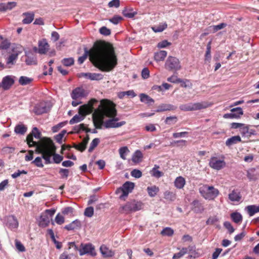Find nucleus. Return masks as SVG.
Here are the masks:
<instances>
[{"label":"nucleus","instance_id":"obj_64","mask_svg":"<svg viewBox=\"0 0 259 259\" xmlns=\"http://www.w3.org/2000/svg\"><path fill=\"white\" fill-rule=\"evenodd\" d=\"M224 226L228 230L229 233L231 234L234 232V229L230 222H225L224 223Z\"/></svg>","mask_w":259,"mask_h":259},{"label":"nucleus","instance_id":"obj_35","mask_svg":"<svg viewBox=\"0 0 259 259\" xmlns=\"http://www.w3.org/2000/svg\"><path fill=\"white\" fill-rule=\"evenodd\" d=\"M245 209L250 217L253 216L255 213L258 212L257 205H248L245 207Z\"/></svg>","mask_w":259,"mask_h":259},{"label":"nucleus","instance_id":"obj_21","mask_svg":"<svg viewBox=\"0 0 259 259\" xmlns=\"http://www.w3.org/2000/svg\"><path fill=\"white\" fill-rule=\"evenodd\" d=\"M13 79L9 76L5 77L2 82V87L5 90H7L10 88V87L14 83Z\"/></svg>","mask_w":259,"mask_h":259},{"label":"nucleus","instance_id":"obj_43","mask_svg":"<svg viewBox=\"0 0 259 259\" xmlns=\"http://www.w3.org/2000/svg\"><path fill=\"white\" fill-rule=\"evenodd\" d=\"M32 79L27 76H22L19 78V82L21 85H25L29 84Z\"/></svg>","mask_w":259,"mask_h":259},{"label":"nucleus","instance_id":"obj_46","mask_svg":"<svg viewBox=\"0 0 259 259\" xmlns=\"http://www.w3.org/2000/svg\"><path fill=\"white\" fill-rule=\"evenodd\" d=\"M159 167V166L155 165L154 167L153 168L152 170V176L157 178H159L163 176L162 172L157 170V168H158Z\"/></svg>","mask_w":259,"mask_h":259},{"label":"nucleus","instance_id":"obj_58","mask_svg":"<svg viewBox=\"0 0 259 259\" xmlns=\"http://www.w3.org/2000/svg\"><path fill=\"white\" fill-rule=\"evenodd\" d=\"M211 42H209L207 45L206 51L205 53V60H210L211 58L210 51H211Z\"/></svg>","mask_w":259,"mask_h":259},{"label":"nucleus","instance_id":"obj_12","mask_svg":"<svg viewBox=\"0 0 259 259\" xmlns=\"http://www.w3.org/2000/svg\"><path fill=\"white\" fill-rule=\"evenodd\" d=\"M80 255L89 254L94 256L96 255L94 246L91 243L83 244L80 245V248L79 250Z\"/></svg>","mask_w":259,"mask_h":259},{"label":"nucleus","instance_id":"obj_56","mask_svg":"<svg viewBox=\"0 0 259 259\" xmlns=\"http://www.w3.org/2000/svg\"><path fill=\"white\" fill-rule=\"evenodd\" d=\"M99 32L101 34L105 36L109 35L111 34V30L105 26L101 27Z\"/></svg>","mask_w":259,"mask_h":259},{"label":"nucleus","instance_id":"obj_61","mask_svg":"<svg viewBox=\"0 0 259 259\" xmlns=\"http://www.w3.org/2000/svg\"><path fill=\"white\" fill-rule=\"evenodd\" d=\"M171 45V43L166 40H163L157 44V47L159 49L164 48Z\"/></svg>","mask_w":259,"mask_h":259},{"label":"nucleus","instance_id":"obj_48","mask_svg":"<svg viewBox=\"0 0 259 259\" xmlns=\"http://www.w3.org/2000/svg\"><path fill=\"white\" fill-rule=\"evenodd\" d=\"M100 142V140L99 138L94 139L90 144V146L89 149L88 150L89 152H91L97 146Z\"/></svg>","mask_w":259,"mask_h":259},{"label":"nucleus","instance_id":"obj_41","mask_svg":"<svg viewBox=\"0 0 259 259\" xmlns=\"http://www.w3.org/2000/svg\"><path fill=\"white\" fill-rule=\"evenodd\" d=\"M188 251V248L183 247L178 253H175L172 256V259H179L183 256L185 254L187 253Z\"/></svg>","mask_w":259,"mask_h":259},{"label":"nucleus","instance_id":"obj_50","mask_svg":"<svg viewBox=\"0 0 259 259\" xmlns=\"http://www.w3.org/2000/svg\"><path fill=\"white\" fill-rule=\"evenodd\" d=\"M167 80L168 82L172 83H180L183 82V80L182 79L178 78L177 76L175 75L167 78Z\"/></svg>","mask_w":259,"mask_h":259},{"label":"nucleus","instance_id":"obj_20","mask_svg":"<svg viewBox=\"0 0 259 259\" xmlns=\"http://www.w3.org/2000/svg\"><path fill=\"white\" fill-rule=\"evenodd\" d=\"M81 76L91 80H100L103 78V75L96 73H82Z\"/></svg>","mask_w":259,"mask_h":259},{"label":"nucleus","instance_id":"obj_47","mask_svg":"<svg viewBox=\"0 0 259 259\" xmlns=\"http://www.w3.org/2000/svg\"><path fill=\"white\" fill-rule=\"evenodd\" d=\"M128 152H129V150L126 146L121 147L119 149L120 156L122 159H126L125 155Z\"/></svg>","mask_w":259,"mask_h":259},{"label":"nucleus","instance_id":"obj_32","mask_svg":"<svg viewBox=\"0 0 259 259\" xmlns=\"http://www.w3.org/2000/svg\"><path fill=\"white\" fill-rule=\"evenodd\" d=\"M25 63L28 65H36L37 64V59L33 55H27L25 59Z\"/></svg>","mask_w":259,"mask_h":259},{"label":"nucleus","instance_id":"obj_7","mask_svg":"<svg viewBox=\"0 0 259 259\" xmlns=\"http://www.w3.org/2000/svg\"><path fill=\"white\" fill-rule=\"evenodd\" d=\"M142 203L141 202L133 200L127 202L124 205L121 206L119 211L122 213L128 214L133 211H137L141 209Z\"/></svg>","mask_w":259,"mask_h":259},{"label":"nucleus","instance_id":"obj_6","mask_svg":"<svg viewBox=\"0 0 259 259\" xmlns=\"http://www.w3.org/2000/svg\"><path fill=\"white\" fill-rule=\"evenodd\" d=\"M211 105V103L206 101L197 103H189L181 105L179 107L180 110L184 111H191L205 109Z\"/></svg>","mask_w":259,"mask_h":259},{"label":"nucleus","instance_id":"obj_25","mask_svg":"<svg viewBox=\"0 0 259 259\" xmlns=\"http://www.w3.org/2000/svg\"><path fill=\"white\" fill-rule=\"evenodd\" d=\"M186 184V180L184 178L179 176L175 179L174 181V185L177 189H182Z\"/></svg>","mask_w":259,"mask_h":259},{"label":"nucleus","instance_id":"obj_36","mask_svg":"<svg viewBox=\"0 0 259 259\" xmlns=\"http://www.w3.org/2000/svg\"><path fill=\"white\" fill-rule=\"evenodd\" d=\"M117 96L119 99H122L125 96H130L132 98H134L136 96V95L133 90H129L125 92H120L118 93Z\"/></svg>","mask_w":259,"mask_h":259},{"label":"nucleus","instance_id":"obj_26","mask_svg":"<svg viewBox=\"0 0 259 259\" xmlns=\"http://www.w3.org/2000/svg\"><path fill=\"white\" fill-rule=\"evenodd\" d=\"M176 107L172 105L168 104H163L159 106L156 112H162L175 110Z\"/></svg>","mask_w":259,"mask_h":259},{"label":"nucleus","instance_id":"obj_18","mask_svg":"<svg viewBox=\"0 0 259 259\" xmlns=\"http://www.w3.org/2000/svg\"><path fill=\"white\" fill-rule=\"evenodd\" d=\"M126 124L125 121H121L120 122H115L112 119L106 120L104 123V126L106 128H117L122 126Z\"/></svg>","mask_w":259,"mask_h":259},{"label":"nucleus","instance_id":"obj_45","mask_svg":"<svg viewBox=\"0 0 259 259\" xmlns=\"http://www.w3.org/2000/svg\"><path fill=\"white\" fill-rule=\"evenodd\" d=\"M174 233V230L170 227L164 228L161 232L163 236H171Z\"/></svg>","mask_w":259,"mask_h":259},{"label":"nucleus","instance_id":"obj_33","mask_svg":"<svg viewBox=\"0 0 259 259\" xmlns=\"http://www.w3.org/2000/svg\"><path fill=\"white\" fill-rule=\"evenodd\" d=\"M140 100L142 102L151 105L154 102V100L145 94H141L140 95Z\"/></svg>","mask_w":259,"mask_h":259},{"label":"nucleus","instance_id":"obj_13","mask_svg":"<svg viewBox=\"0 0 259 259\" xmlns=\"http://www.w3.org/2000/svg\"><path fill=\"white\" fill-rule=\"evenodd\" d=\"M209 166L213 169L220 170L226 165V162L223 160L218 159L217 157H213L210 159Z\"/></svg>","mask_w":259,"mask_h":259},{"label":"nucleus","instance_id":"obj_4","mask_svg":"<svg viewBox=\"0 0 259 259\" xmlns=\"http://www.w3.org/2000/svg\"><path fill=\"white\" fill-rule=\"evenodd\" d=\"M97 102V100L92 99L89 102L88 104L80 106L79 108V114L74 115L69 121V123L70 124H73L82 121L86 115L93 112L94 110L93 104Z\"/></svg>","mask_w":259,"mask_h":259},{"label":"nucleus","instance_id":"obj_49","mask_svg":"<svg viewBox=\"0 0 259 259\" xmlns=\"http://www.w3.org/2000/svg\"><path fill=\"white\" fill-rule=\"evenodd\" d=\"M73 58H64L62 60V63L65 66H70L74 64Z\"/></svg>","mask_w":259,"mask_h":259},{"label":"nucleus","instance_id":"obj_24","mask_svg":"<svg viewBox=\"0 0 259 259\" xmlns=\"http://www.w3.org/2000/svg\"><path fill=\"white\" fill-rule=\"evenodd\" d=\"M27 130V127L22 123L17 124L14 128V132L16 134L21 135H24Z\"/></svg>","mask_w":259,"mask_h":259},{"label":"nucleus","instance_id":"obj_55","mask_svg":"<svg viewBox=\"0 0 259 259\" xmlns=\"http://www.w3.org/2000/svg\"><path fill=\"white\" fill-rule=\"evenodd\" d=\"M131 175L133 177L138 179L142 177V173L141 170L137 169H134L131 171Z\"/></svg>","mask_w":259,"mask_h":259},{"label":"nucleus","instance_id":"obj_57","mask_svg":"<svg viewBox=\"0 0 259 259\" xmlns=\"http://www.w3.org/2000/svg\"><path fill=\"white\" fill-rule=\"evenodd\" d=\"M69 170L66 168H60L59 171V173L61 175V178L62 179L67 178L69 176Z\"/></svg>","mask_w":259,"mask_h":259},{"label":"nucleus","instance_id":"obj_16","mask_svg":"<svg viewBox=\"0 0 259 259\" xmlns=\"http://www.w3.org/2000/svg\"><path fill=\"white\" fill-rule=\"evenodd\" d=\"M243 114V111L241 107L234 108L231 110V113L225 114V118H239Z\"/></svg>","mask_w":259,"mask_h":259},{"label":"nucleus","instance_id":"obj_15","mask_svg":"<svg viewBox=\"0 0 259 259\" xmlns=\"http://www.w3.org/2000/svg\"><path fill=\"white\" fill-rule=\"evenodd\" d=\"M6 226L11 230L17 229L19 226L18 221L15 216L10 215L5 218Z\"/></svg>","mask_w":259,"mask_h":259},{"label":"nucleus","instance_id":"obj_51","mask_svg":"<svg viewBox=\"0 0 259 259\" xmlns=\"http://www.w3.org/2000/svg\"><path fill=\"white\" fill-rule=\"evenodd\" d=\"M94 208L92 206L88 207L84 210V215L86 217L91 218L94 214Z\"/></svg>","mask_w":259,"mask_h":259},{"label":"nucleus","instance_id":"obj_39","mask_svg":"<svg viewBox=\"0 0 259 259\" xmlns=\"http://www.w3.org/2000/svg\"><path fill=\"white\" fill-rule=\"evenodd\" d=\"M18 58L17 54H11L7 59V66L8 68L11 67V65H13L15 63V61Z\"/></svg>","mask_w":259,"mask_h":259},{"label":"nucleus","instance_id":"obj_8","mask_svg":"<svg viewBox=\"0 0 259 259\" xmlns=\"http://www.w3.org/2000/svg\"><path fill=\"white\" fill-rule=\"evenodd\" d=\"M41 134L39 132L38 128L36 127H33L32 130V133L31 134L28 135L26 137V141L29 147H35L36 148V146L37 144H39L41 143H47L49 140H51L50 139H47L44 141L36 142L33 141V137H34L37 139H40Z\"/></svg>","mask_w":259,"mask_h":259},{"label":"nucleus","instance_id":"obj_62","mask_svg":"<svg viewBox=\"0 0 259 259\" xmlns=\"http://www.w3.org/2000/svg\"><path fill=\"white\" fill-rule=\"evenodd\" d=\"M240 133L242 136L248 137L249 128L248 126H243L240 129Z\"/></svg>","mask_w":259,"mask_h":259},{"label":"nucleus","instance_id":"obj_63","mask_svg":"<svg viewBox=\"0 0 259 259\" xmlns=\"http://www.w3.org/2000/svg\"><path fill=\"white\" fill-rule=\"evenodd\" d=\"M16 247L19 251L24 252L25 251V248L24 245L19 241H15Z\"/></svg>","mask_w":259,"mask_h":259},{"label":"nucleus","instance_id":"obj_37","mask_svg":"<svg viewBox=\"0 0 259 259\" xmlns=\"http://www.w3.org/2000/svg\"><path fill=\"white\" fill-rule=\"evenodd\" d=\"M164 198L169 201H174L176 198V195L172 192L166 191L164 193Z\"/></svg>","mask_w":259,"mask_h":259},{"label":"nucleus","instance_id":"obj_14","mask_svg":"<svg viewBox=\"0 0 259 259\" xmlns=\"http://www.w3.org/2000/svg\"><path fill=\"white\" fill-rule=\"evenodd\" d=\"M228 199L233 204L240 203L242 199L240 191L238 189H233L230 191L228 194Z\"/></svg>","mask_w":259,"mask_h":259},{"label":"nucleus","instance_id":"obj_5","mask_svg":"<svg viewBox=\"0 0 259 259\" xmlns=\"http://www.w3.org/2000/svg\"><path fill=\"white\" fill-rule=\"evenodd\" d=\"M199 192L205 200H214L219 195V190L212 185L202 184L199 186Z\"/></svg>","mask_w":259,"mask_h":259},{"label":"nucleus","instance_id":"obj_1","mask_svg":"<svg viewBox=\"0 0 259 259\" xmlns=\"http://www.w3.org/2000/svg\"><path fill=\"white\" fill-rule=\"evenodd\" d=\"M90 59L95 67L104 72H109L117 64V58L112 47L98 46L90 53Z\"/></svg>","mask_w":259,"mask_h":259},{"label":"nucleus","instance_id":"obj_42","mask_svg":"<svg viewBox=\"0 0 259 259\" xmlns=\"http://www.w3.org/2000/svg\"><path fill=\"white\" fill-rule=\"evenodd\" d=\"M50 223V218L48 215L44 214L40 216V225L43 226H47Z\"/></svg>","mask_w":259,"mask_h":259},{"label":"nucleus","instance_id":"obj_28","mask_svg":"<svg viewBox=\"0 0 259 259\" xmlns=\"http://www.w3.org/2000/svg\"><path fill=\"white\" fill-rule=\"evenodd\" d=\"M241 141V139L239 136H233L227 140L226 141V146L230 147L233 145L240 142Z\"/></svg>","mask_w":259,"mask_h":259},{"label":"nucleus","instance_id":"obj_34","mask_svg":"<svg viewBox=\"0 0 259 259\" xmlns=\"http://www.w3.org/2000/svg\"><path fill=\"white\" fill-rule=\"evenodd\" d=\"M231 218L233 221L236 223L239 224L242 221V216L240 213L238 212H233L231 214Z\"/></svg>","mask_w":259,"mask_h":259},{"label":"nucleus","instance_id":"obj_10","mask_svg":"<svg viewBox=\"0 0 259 259\" xmlns=\"http://www.w3.org/2000/svg\"><path fill=\"white\" fill-rule=\"evenodd\" d=\"M135 187V184L133 182L127 181L124 183L122 187L118 188L116 191V193L118 194L120 192L122 193L120 195L119 198L123 199L126 197L128 194L133 191Z\"/></svg>","mask_w":259,"mask_h":259},{"label":"nucleus","instance_id":"obj_31","mask_svg":"<svg viewBox=\"0 0 259 259\" xmlns=\"http://www.w3.org/2000/svg\"><path fill=\"white\" fill-rule=\"evenodd\" d=\"M143 154L141 151L137 150L133 154L132 156V161L136 163H139L142 161Z\"/></svg>","mask_w":259,"mask_h":259},{"label":"nucleus","instance_id":"obj_27","mask_svg":"<svg viewBox=\"0 0 259 259\" xmlns=\"http://www.w3.org/2000/svg\"><path fill=\"white\" fill-rule=\"evenodd\" d=\"M16 3L15 2H8L7 3L0 4V11H6L10 10L16 7Z\"/></svg>","mask_w":259,"mask_h":259},{"label":"nucleus","instance_id":"obj_22","mask_svg":"<svg viewBox=\"0 0 259 259\" xmlns=\"http://www.w3.org/2000/svg\"><path fill=\"white\" fill-rule=\"evenodd\" d=\"M101 253L105 257H110L114 256V251L109 249L105 245H102L100 248Z\"/></svg>","mask_w":259,"mask_h":259},{"label":"nucleus","instance_id":"obj_59","mask_svg":"<svg viewBox=\"0 0 259 259\" xmlns=\"http://www.w3.org/2000/svg\"><path fill=\"white\" fill-rule=\"evenodd\" d=\"M55 220L56 223L58 225H62L65 222L64 217L63 215L60 214V213L57 214Z\"/></svg>","mask_w":259,"mask_h":259},{"label":"nucleus","instance_id":"obj_44","mask_svg":"<svg viewBox=\"0 0 259 259\" xmlns=\"http://www.w3.org/2000/svg\"><path fill=\"white\" fill-rule=\"evenodd\" d=\"M227 26V24L224 23H220L217 25H213L209 27L210 30L212 31L213 32H215L218 31L219 30H221Z\"/></svg>","mask_w":259,"mask_h":259},{"label":"nucleus","instance_id":"obj_17","mask_svg":"<svg viewBox=\"0 0 259 259\" xmlns=\"http://www.w3.org/2000/svg\"><path fill=\"white\" fill-rule=\"evenodd\" d=\"M87 95V92L82 87L75 88L72 91L71 94V98L74 100L83 98Z\"/></svg>","mask_w":259,"mask_h":259},{"label":"nucleus","instance_id":"obj_54","mask_svg":"<svg viewBox=\"0 0 259 259\" xmlns=\"http://www.w3.org/2000/svg\"><path fill=\"white\" fill-rule=\"evenodd\" d=\"M66 131L63 130L61 132V133H60L59 134L56 135L55 137V139H56V141L58 143L61 144L62 142V138H63L64 135L66 134Z\"/></svg>","mask_w":259,"mask_h":259},{"label":"nucleus","instance_id":"obj_52","mask_svg":"<svg viewBox=\"0 0 259 259\" xmlns=\"http://www.w3.org/2000/svg\"><path fill=\"white\" fill-rule=\"evenodd\" d=\"M10 41L5 39L0 44V50H7L10 47Z\"/></svg>","mask_w":259,"mask_h":259},{"label":"nucleus","instance_id":"obj_53","mask_svg":"<svg viewBox=\"0 0 259 259\" xmlns=\"http://www.w3.org/2000/svg\"><path fill=\"white\" fill-rule=\"evenodd\" d=\"M177 121V117L176 116L167 117L165 122L168 124H175Z\"/></svg>","mask_w":259,"mask_h":259},{"label":"nucleus","instance_id":"obj_29","mask_svg":"<svg viewBox=\"0 0 259 259\" xmlns=\"http://www.w3.org/2000/svg\"><path fill=\"white\" fill-rule=\"evenodd\" d=\"M23 15L25 16V18L22 20L23 24H30L34 19V14L33 13L26 12L24 13Z\"/></svg>","mask_w":259,"mask_h":259},{"label":"nucleus","instance_id":"obj_23","mask_svg":"<svg viewBox=\"0 0 259 259\" xmlns=\"http://www.w3.org/2000/svg\"><path fill=\"white\" fill-rule=\"evenodd\" d=\"M81 224L80 221L78 220H75L69 224L66 225L64 227V229L68 231H71L74 229H79L81 227Z\"/></svg>","mask_w":259,"mask_h":259},{"label":"nucleus","instance_id":"obj_19","mask_svg":"<svg viewBox=\"0 0 259 259\" xmlns=\"http://www.w3.org/2000/svg\"><path fill=\"white\" fill-rule=\"evenodd\" d=\"M49 49V45L46 39H42L38 41V53L40 54H45Z\"/></svg>","mask_w":259,"mask_h":259},{"label":"nucleus","instance_id":"obj_30","mask_svg":"<svg viewBox=\"0 0 259 259\" xmlns=\"http://www.w3.org/2000/svg\"><path fill=\"white\" fill-rule=\"evenodd\" d=\"M167 55V52L165 51H159L154 53V59L157 62L164 60Z\"/></svg>","mask_w":259,"mask_h":259},{"label":"nucleus","instance_id":"obj_60","mask_svg":"<svg viewBox=\"0 0 259 259\" xmlns=\"http://www.w3.org/2000/svg\"><path fill=\"white\" fill-rule=\"evenodd\" d=\"M41 157H37L32 162V163L34 164L36 166L39 167H44V164H42Z\"/></svg>","mask_w":259,"mask_h":259},{"label":"nucleus","instance_id":"obj_2","mask_svg":"<svg viewBox=\"0 0 259 259\" xmlns=\"http://www.w3.org/2000/svg\"><path fill=\"white\" fill-rule=\"evenodd\" d=\"M117 114L115 105L112 102L104 100L101 101L97 109L93 113V120L96 128L101 129L103 125L104 117H113Z\"/></svg>","mask_w":259,"mask_h":259},{"label":"nucleus","instance_id":"obj_9","mask_svg":"<svg viewBox=\"0 0 259 259\" xmlns=\"http://www.w3.org/2000/svg\"><path fill=\"white\" fill-rule=\"evenodd\" d=\"M165 68L169 71H177L181 68L180 62L176 57L169 56L165 62Z\"/></svg>","mask_w":259,"mask_h":259},{"label":"nucleus","instance_id":"obj_38","mask_svg":"<svg viewBox=\"0 0 259 259\" xmlns=\"http://www.w3.org/2000/svg\"><path fill=\"white\" fill-rule=\"evenodd\" d=\"M147 190L149 195L151 197L155 196L159 190V188L156 186L148 187Z\"/></svg>","mask_w":259,"mask_h":259},{"label":"nucleus","instance_id":"obj_11","mask_svg":"<svg viewBox=\"0 0 259 259\" xmlns=\"http://www.w3.org/2000/svg\"><path fill=\"white\" fill-rule=\"evenodd\" d=\"M51 108V106L49 102L41 101L34 106L33 111L36 115H40L48 112Z\"/></svg>","mask_w":259,"mask_h":259},{"label":"nucleus","instance_id":"obj_3","mask_svg":"<svg viewBox=\"0 0 259 259\" xmlns=\"http://www.w3.org/2000/svg\"><path fill=\"white\" fill-rule=\"evenodd\" d=\"M55 151L56 148L52 140H49L47 143H41L36 146V152L41 154L46 164L52 162L51 160L52 156L53 162L56 164L60 163L63 160V156L55 153Z\"/></svg>","mask_w":259,"mask_h":259},{"label":"nucleus","instance_id":"obj_40","mask_svg":"<svg viewBox=\"0 0 259 259\" xmlns=\"http://www.w3.org/2000/svg\"><path fill=\"white\" fill-rule=\"evenodd\" d=\"M167 27V24L165 22L162 24H160L158 25L154 26L152 27V29L155 32H160L163 31Z\"/></svg>","mask_w":259,"mask_h":259}]
</instances>
